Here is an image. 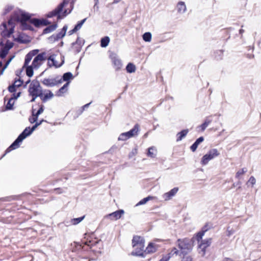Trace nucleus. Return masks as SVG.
Wrapping results in <instances>:
<instances>
[{"label":"nucleus","mask_w":261,"mask_h":261,"mask_svg":"<svg viewBox=\"0 0 261 261\" xmlns=\"http://www.w3.org/2000/svg\"><path fill=\"white\" fill-rule=\"evenodd\" d=\"M30 16L20 10L15 11L11 18L9 20L8 25L6 22L2 23L0 27L2 39L0 40V57L4 58L8 54L13 43L7 39L14 32L16 22H21L23 29H27L25 26V21L30 19Z\"/></svg>","instance_id":"obj_1"},{"label":"nucleus","mask_w":261,"mask_h":261,"mask_svg":"<svg viewBox=\"0 0 261 261\" xmlns=\"http://www.w3.org/2000/svg\"><path fill=\"white\" fill-rule=\"evenodd\" d=\"M144 239L138 236H135L132 240V246L134 250L132 252L131 254L133 256L145 257L144 250Z\"/></svg>","instance_id":"obj_2"},{"label":"nucleus","mask_w":261,"mask_h":261,"mask_svg":"<svg viewBox=\"0 0 261 261\" xmlns=\"http://www.w3.org/2000/svg\"><path fill=\"white\" fill-rule=\"evenodd\" d=\"M28 91L29 95L32 96L31 102L34 101L37 97L43 96L42 88L37 81H33L31 82Z\"/></svg>","instance_id":"obj_3"},{"label":"nucleus","mask_w":261,"mask_h":261,"mask_svg":"<svg viewBox=\"0 0 261 261\" xmlns=\"http://www.w3.org/2000/svg\"><path fill=\"white\" fill-rule=\"evenodd\" d=\"M32 128L26 127L24 130L20 134L15 141L7 149L6 152L8 153L12 150L17 148L19 146V143L21 142L27 137L30 135L32 133Z\"/></svg>","instance_id":"obj_4"},{"label":"nucleus","mask_w":261,"mask_h":261,"mask_svg":"<svg viewBox=\"0 0 261 261\" xmlns=\"http://www.w3.org/2000/svg\"><path fill=\"white\" fill-rule=\"evenodd\" d=\"M68 4V2L64 0L62 3H61L55 10L50 12L47 15L48 17H53L54 16H57L58 19H61L63 17L66 16L68 14L70 13L71 10L69 12L65 9L63 11V8L64 6Z\"/></svg>","instance_id":"obj_5"},{"label":"nucleus","mask_w":261,"mask_h":261,"mask_svg":"<svg viewBox=\"0 0 261 261\" xmlns=\"http://www.w3.org/2000/svg\"><path fill=\"white\" fill-rule=\"evenodd\" d=\"M177 245L180 249V253L186 254L189 252L192 248L190 241L187 239L177 240Z\"/></svg>","instance_id":"obj_6"},{"label":"nucleus","mask_w":261,"mask_h":261,"mask_svg":"<svg viewBox=\"0 0 261 261\" xmlns=\"http://www.w3.org/2000/svg\"><path fill=\"white\" fill-rule=\"evenodd\" d=\"M219 152L216 148H213L209 150L201 159V164L202 165H205L208 164L210 161L219 155Z\"/></svg>","instance_id":"obj_7"},{"label":"nucleus","mask_w":261,"mask_h":261,"mask_svg":"<svg viewBox=\"0 0 261 261\" xmlns=\"http://www.w3.org/2000/svg\"><path fill=\"white\" fill-rule=\"evenodd\" d=\"M47 59L46 52L37 55L34 59L32 65L34 69H38Z\"/></svg>","instance_id":"obj_8"},{"label":"nucleus","mask_w":261,"mask_h":261,"mask_svg":"<svg viewBox=\"0 0 261 261\" xmlns=\"http://www.w3.org/2000/svg\"><path fill=\"white\" fill-rule=\"evenodd\" d=\"M41 82L45 86L51 87L62 83V79L60 76H57L54 78H45Z\"/></svg>","instance_id":"obj_9"},{"label":"nucleus","mask_w":261,"mask_h":261,"mask_svg":"<svg viewBox=\"0 0 261 261\" xmlns=\"http://www.w3.org/2000/svg\"><path fill=\"white\" fill-rule=\"evenodd\" d=\"M56 55L55 54H52L49 55L48 58L47 57L48 62L47 65L49 67H55V68L60 67L64 63V57H61V62L58 63L56 60Z\"/></svg>","instance_id":"obj_10"},{"label":"nucleus","mask_w":261,"mask_h":261,"mask_svg":"<svg viewBox=\"0 0 261 261\" xmlns=\"http://www.w3.org/2000/svg\"><path fill=\"white\" fill-rule=\"evenodd\" d=\"M139 130V127L138 125H135L134 127L129 131L125 133H122L119 137L118 140L125 141L127 139L134 137L137 135Z\"/></svg>","instance_id":"obj_11"},{"label":"nucleus","mask_w":261,"mask_h":261,"mask_svg":"<svg viewBox=\"0 0 261 261\" xmlns=\"http://www.w3.org/2000/svg\"><path fill=\"white\" fill-rule=\"evenodd\" d=\"M211 244V239H207L201 241V243L199 244V253L202 256H204L205 253V249Z\"/></svg>","instance_id":"obj_12"},{"label":"nucleus","mask_w":261,"mask_h":261,"mask_svg":"<svg viewBox=\"0 0 261 261\" xmlns=\"http://www.w3.org/2000/svg\"><path fill=\"white\" fill-rule=\"evenodd\" d=\"M178 188L175 187L171 189L168 192L165 193L163 195V198L165 201H168L174 197L178 191Z\"/></svg>","instance_id":"obj_13"},{"label":"nucleus","mask_w":261,"mask_h":261,"mask_svg":"<svg viewBox=\"0 0 261 261\" xmlns=\"http://www.w3.org/2000/svg\"><path fill=\"white\" fill-rule=\"evenodd\" d=\"M124 213L123 210H120L108 215L106 217L110 218L111 220H117L120 219Z\"/></svg>","instance_id":"obj_14"},{"label":"nucleus","mask_w":261,"mask_h":261,"mask_svg":"<svg viewBox=\"0 0 261 261\" xmlns=\"http://www.w3.org/2000/svg\"><path fill=\"white\" fill-rule=\"evenodd\" d=\"M38 49H34L30 51L26 56L25 58L24 66L29 65L32 58L34 56H36L39 53Z\"/></svg>","instance_id":"obj_15"},{"label":"nucleus","mask_w":261,"mask_h":261,"mask_svg":"<svg viewBox=\"0 0 261 261\" xmlns=\"http://www.w3.org/2000/svg\"><path fill=\"white\" fill-rule=\"evenodd\" d=\"M67 30V26L64 25L62 30L59 33L54 34L51 36V38L54 41L58 40L64 37Z\"/></svg>","instance_id":"obj_16"},{"label":"nucleus","mask_w":261,"mask_h":261,"mask_svg":"<svg viewBox=\"0 0 261 261\" xmlns=\"http://www.w3.org/2000/svg\"><path fill=\"white\" fill-rule=\"evenodd\" d=\"M31 22L33 24L35 27H39L41 25H47L48 24H49V22L47 20L42 19L40 20L36 18H34L31 20Z\"/></svg>","instance_id":"obj_17"},{"label":"nucleus","mask_w":261,"mask_h":261,"mask_svg":"<svg viewBox=\"0 0 261 261\" xmlns=\"http://www.w3.org/2000/svg\"><path fill=\"white\" fill-rule=\"evenodd\" d=\"M112 61L114 68L116 70H120L122 66L121 61L116 56L112 57Z\"/></svg>","instance_id":"obj_18"},{"label":"nucleus","mask_w":261,"mask_h":261,"mask_svg":"<svg viewBox=\"0 0 261 261\" xmlns=\"http://www.w3.org/2000/svg\"><path fill=\"white\" fill-rule=\"evenodd\" d=\"M157 245L154 243H150L148 246L146 247L145 250V253H153L156 251L157 249Z\"/></svg>","instance_id":"obj_19"},{"label":"nucleus","mask_w":261,"mask_h":261,"mask_svg":"<svg viewBox=\"0 0 261 261\" xmlns=\"http://www.w3.org/2000/svg\"><path fill=\"white\" fill-rule=\"evenodd\" d=\"M69 82H67L56 93V95L57 96H62L67 91V88L69 86Z\"/></svg>","instance_id":"obj_20"},{"label":"nucleus","mask_w":261,"mask_h":261,"mask_svg":"<svg viewBox=\"0 0 261 261\" xmlns=\"http://www.w3.org/2000/svg\"><path fill=\"white\" fill-rule=\"evenodd\" d=\"M176 7L177 11L179 13L183 14L186 11V6L184 2H178Z\"/></svg>","instance_id":"obj_21"},{"label":"nucleus","mask_w":261,"mask_h":261,"mask_svg":"<svg viewBox=\"0 0 261 261\" xmlns=\"http://www.w3.org/2000/svg\"><path fill=\"white\" fill-rule=\"evenodd\" d=\"M157 153V150L154 147H150L148 149L147 155L151 158H155Z\"/></svg>","instance_id":"obj_22"},{"label":"nucleus","mask_w":261,"mask_h":261,"mask_svg":"<svg viewBox=\"0 0 261 261\" xmlns=\"http://www.w3.org/2000/svg\"><path fill=\"white\" fill-rule=\"evenodd\" d=\"M189 132V130L188 129H184L181 131L180 132H179L177 134V141H181L187 135L188 133Z\"/></svg>","instance_id":"obj_23"},{"label":"nucleus","mask_w":261,"mask_h":261,"mask_svg":"<svg viewBox=\"0 0 261 261\" xmlns=\"http://www.w3.org/2000/svg\"><path fill=\"white\" fill-rule=\"evenodd\" d=\"M26 67V73H27V75L29 76V77H31L33 76V69L34 68V67H33V65H31L30 66H29L28 65H27V66H24V65H23V67Z\"/></svg>","instance_id":"obj_24"},{"label":"nucleus","mask_w":261,"mask_h":261,"mask_svg":"<svg viewBox=\"0 0 261 261\" xmlns=\"http://www.w3.org/2000/svg\"><path fill=\"white\" fill-rule=\"evenodd\" d=\"M110 38L108 36H106L101 38L100 41V45L102 47H107L110 42Z\"/></svg>","instance_id":"obj_25"},{"label":"nucleus","mask_w":261,"mask_h":261,"mask_svg":"<svg viewBox=\"0 0 261 261\" xmlns=\"http://www.w3.org/2000/svg\"><path fill=\"white\" fill-rule=\"evenodd\" d=\"M57 24H54L53 25H49L48 27L46 28L43 30V33L47 34V33H50V32L54 31V30H55L57 28Z\"/></svg>","instance_id":"obj_26"},{"label":"nucleus","mask_w":261,"mask_h":261,"mask_svg":"<svg viewBox=\"0 0 261 261\" xmlns=\"http://www.w3.org/2000/svg\"><path fill=\"white\" fill-rule=\"evenodd\" d=\"M211 122L212 120L210 118L207 117L205 119L204 122L200 125L199 127L201 128L202 131H204Z\"/></svg>","instance_id":"obj_27"},{"label":"nucleus","mask_w":261,"mask_h":261,"mask_svg":"<svg viewBox=\"0 0 261 261\" xmlns=\"http://www.w3.org/2000/svg\"><path fill=\"white\" fill-rule=\"evenodd\" d=\"M136 68L135 65L133 63H129L127 64L126 67V70L128 73H133L136 71Z\"/></svg>","instance_id":"obj_28"},{"label":"nucleus","mask_w":261,"mask_h":261,"mask_svg":"<svg viewBox=\"0 0 261 261\" xmlns=\"http://www.w3.org/2000/svg\"><path fill=\"white\" fill-rule=\"evenodd\" d=\"M153 199V197L152 196H148L147 197H145L140 200L136 205V206H139L140 205L145 204L149 200H152Z\"/></svg>","instance_id":"obj_29"},{"label":"nucleus","mask_w":261,"mask_h":261,"mask_svg":"<svg viewBox=\"0 0 261 261\" xmlns=\"http://www.w3.org/2000/svg\"><path fill=\"white\" fill-rule=\"evenodd\" d=\"M53 96V93L49 90L48 93H46L43 97L42 96L41 98L43 102H45L48 99L51 98Z\"/></svg>","instance_id":"obj_30"},{"label":"nucleus","mask_w":261,"mask_h":261,"mask_svg":"<svg viewBox=\"0 0 261 261\" xmlns=\"http://www.w3.org/2000/svg\"><path fill=\"white\" fill-rule=\"evenodd\" d=\"M247 171V169L246 168H243L240 170H239L236 174V177L238 179H240V177L241 175L245 174Z\"/></svg>","instance_id":"obj_31"},{"label":"nucleus","mask_w":261,"mask_h":261,"mask_svg":"<svg viewBox=\"0 0 261 261\" xmlns=\"http://www.w3.org/2000/svg\"><path fill=\"white\" fill-rule=\"evenodd\" d=\"M143 39L146 42H150L151 40V34L150 32L145 33L143 35Z\"/></svg>","instance_id":"obj_32"},{"label":"nucleus","mask_w":261,"mask_h":261,"mask_svg":"<svg viewBox=\"0 0 261 261\" xmlns=\"http://www.w3.org/2000/svg\"><path fill=\"white\" fill-rule=\"evenodd\" d=\"M13 105H14L13 98H11L9 100L8 102H7V103L6 105V110H12L13 109Z\"/></svg>","instance_id":"obj_33"},{"label":"nucleus","mask_w":261,"mask_h":261,"mask_svg":"<svg viewBox=\"0 0 261 261\" xmlns=\"http://www.w3.org/2000/svg\"><path fill=\"white\" fill-rule=\"evenodd\" d=\"M72 77V74L71 72H66L64 73L63 75L62 81H68Z\"/></svg>","instance_id":"obj_34"},{"label":"nucleus","mask_w":261,"mask_h":261,"mask_svg":"<svg viewBox=\"0 0 261 261\" xmlns=\"http://www.w3.org/2000/svg\"><path fill=\"white\" fill-rule=\"evenodd\" d=\"M85 218V216L79 217L77 218H74L71 219V222L73 225H76L80 223Z\"/></svg>","instance_id":"obj_35"},{"label":"nucleus","mask_w":261,"mask_h":261,"mask_svg":"<svg viewBox=\"0 0 261 261\" xmlns=\"http://www.w3.org/2000/svg\"><path fill=\"white\" fill-rule=\"evenodd\" d=\"M180 251L178 250L176 248H173L172 250L170 251V253H168V255H171V257L172 256H173L174 255H180Z\"/></svg>","instance_id":"obj_36"},{"label":"nucleus","mask_w":261,"mask_h":261,"mask_svg":"<svg viewBox=\"0 0 261 261\" xmlns=\"http://www.w3.org/2000/svg\"><path fill=\"white\" fill-rule=\"evenodd\" d=\"M86 18H85L84 19H83L82 21H81L80 22H79L74 27L75 28V30H76V31H78L79 30H80L82 26L83 25V23L85 22V21H86Z\"/></svg>","instance_id":"obj_37"},{"label":"nucleus","mask_w":261,"mask_h":261,"mask_svg":"<svg viewBox=\"0 0 261 261\" xmlns=\"http://www.w3.org/2000/svg\"><path fill=\"white\" fill-rule=\"evenodd\" d=\"M255 183H256V179H255V178H254V176H251L249 178V179L247 184H250L251 185V186L253 187L255 184Z\"/></svg>","instance_id":"obj_38"},{"label":"nucleus","mask_w":261,"mask_h":261,"mask_svg":"<svg viewBox=\"0 0 261 261\" xmlns=\"http://www.w3.org/2000/svg\"><path fill=\"white\" fill-rule=\"evenodd\" d=\"M138 150L137 148H135L133 149L132 151L129 153L128 157L129 158H132L134 156L136 155L137 154Z\"/></svg>","instance_id":"obj_39"},{"label":"nucleus","mask_w":261,"mask_h":261,"mask_svg":"<svg viewBox=\"0 0 261 261\" xmlns=\"http://www.w3.org/2000/svg\"><path fill=\"white\" fill-rule=\"evenodd\" d=\"M204 234V231L201 230V231L199 232L197 234V240L199 242L200 240H201L202 238V237L203 236Z\"/></svg>","instance_id":"obj_40"},{"label":"nucleus","mask_w":261,"mask_h":261,"mask_svg":"<svg viewBox=\"0 0 261 261\" xmlns=\"http://www.w3.org/2000/svg\"><path fill=\"white\" fill-rule=\"evenodd\" d=\"M234 232V229L230 228V227H228L226 230V234L229 237Z\"/></svg>","instance_id":"obj_41"},{"label":"nucleus","mask_w":261,"mask_h":261,"mask_svg":"<svg viewBox=\"0 0 261 261\" xmlns=\"http://www.w3.org/2000/svg\"><path fill=\"white\" fill-rule=\"evenodd\" d=\"M33 117L32 118H30L29 119V121L31 123H33L34 122H35L37 120V119H38V116H37L34 112H33Z\"/></svg>","instance_id":"obj_42"},{"label":"nucleus","mask_w":261,"mask_h":261,"mask_svg":"<svg viewBox=\"0 0 261 261\" xmlns=\"http://www.w3.org/2000/svg\"><path fill=\"white\" fill-rule=\"evenodd\" d=\"M12 59V58H11L9 60H8L5 65L4 66V67L0 71V74H2L4 72V70L7 68V66L8 65V64H9V63L11 62V60Z\"/></svg>","instance_id":"obj_43"},{"label":"nucleus","mask_w":261,"mask_h":261,"mask_svg":"<svg viewBox=\"0 0 261 261\" xmlns=\"http://www.w3.org/2000/svg\"><path fill=\"white\" fill-rule=\"evenodd\" d=\"M171 258V255L167 254L162 257V258L160 259L159 261H168L169 259Z\"/></svg>","instance_id":"obj_44"},{"label":"nucleus","mask_w":261,"mask_h":261,"mask_svg":"<svg viewBox=\"0 0 261 261\" xmlns=\"http://www.w3.org/2000/svg\"><path fill=\"white\" fill-rule=\"evenodd\" d=\"M181 261H193L192 258L189 255H185L182 257Z\"/></svg>","instance_id":"obj_45"},{"label":"nucleus","mask_w":261,"mask_h":261,"mask_svg":"<svg viewBox=\"0 0 261 261\" xmlns=\"http://www.w3.org/2000/svg\"><path fill=\"white\" fill-rule=\"evenodd\" d=\"M22 84V82L20 80H16L14 83V85L16 87H20Z\"/></svg>","instance_id":"obj_46"},{"label":"nucleus","mask_w":261,"mask_h":261,"mask_svg":"<svg viewBox=\"0 0 261 261\" xmlns=\"http://www.w3.org/2000/svg\"><path fill=\"white\" fill-rule=\"evenodd\" d=\"M12 9V6H7L4 10V11L3 12L4 15L7 14L8 13H9L11 10Z\"/></svg>","instance_id":"obj_47"},{"label":"nucleus","mask_w":261,"mask_h":261,"mask_svg":"<svg viewBox=\"0 0 261 261\" xmlns=\"http://www.w3.org/2000/svg\"><path fill=\"white\" fill-rule=\"evenodd\" d=\"M43 121V120L40 121L39 122H37L36 124L32 127V130L34 131L38 126H39L42 122Z\"/></svg>","instance_id":"obj_48"},{"label":"nucleus","mask_w":261,"mask_h":261,"mask_svg":"<svg viewBox=\"0 0 261 261\" xmlns=\"http://www.w3.org/2000/svg\"><path fill=\"white\" fill-rule=\"evenodd\" d=\"M204 140V138L202 137H199L198 139H197L196 141L194 142L197 145H199V144L203 142Z\"/></svg>","instance_id":"obj_49"},{"label":"nucleus","mask_w":261,"mask_h":261,"mask_svg":"<svg viewBox=\"0 0 261 261\" xmlns=\"http://www.w3.org/2000/svg\"><path fill=\"white\" fill-rule=\"evenodd\" d=\"M8 89L10 92H14L16 91V87L14 85H13L10 86L8 88Z\"/></svg>","instance_id":"obj_50"},{"label":"nucleus","mask_w":261,"mask_h":261,"mask_svg":"<svg viewBox=\"0 0 261 261\" xmlns=\"http://www.w3.org/2000/svg\"><path fill=\"white\" fill-rule=\"evenodd\" d=\"M198 146L195 143H194V144H193V145L191 146V149L192 151L194 152L196 149L198 147Z\"/></svg>","instance_id":"obj_51"},{"label":"nucleus","mask_w":261,"mask_h":261,"mask_svg":"<svg viewBox=\"0 0 261 261\" xmlns=\"http://www.w3.org/2000/svg\"><path fill=\"white\" fill-rule=\"evenodd\" d=\"M43 106H41L39 109L38 110L37 112L35 114L37 116H38L40 114H41L43 112Z\"/></svg>","instance_id":"obj_52"},{"label":"nucleus","mask_w":261,"mask_h":261,"mask_svg":"<svg viewBox=\"0 0 261 261\" xmlns=\"http://www.w3.org/2000/svg\"><path fill=\"white\" fill-rule=\"evenodd\" d=\"M211 228V226L209 225L208 224H206L203 228H202V230L203 231H204V232L205 233V232H206V231H207L210 228Z\"/></svg>","instance_id":"obj_53"},{"label":"nucleus","mask_w":261,"mask_h":261,"mask_svg":"<svg viewBox=\"0 0 261 261\" xmlns=\"http://www.w3.org/2000/svg\"><path fill=\"white\" fill-rule=\"evenodd\" d=\"M20 94L21 93L20 92H18L16 94H14L13 97H12V98H13V99H17L18 97L20 96Z\"/></svg>","instance_id":"obj_54"},{"label":"nucleus","mask_w":261,"mask_h":261,"mask_svg":"<svg viewBox=\"0 0 261 261\" xmlns=\"http://www.w3.org/2000/svg\"><path fill=\"white\" fill-rule=\"evenodd\" d=\"M77 31L75 30V28L69 31L68 33L69 35H72L73 33L76 32Z\"/></svg>","instance_id":"obj_55"},{"label":"nucleus","mask_w":261,"mask_h":261,"mask_svg":"<svg viewBox=\"0 0 261 261\" xmlns=\"http://www.w3.org/2000/svg\"><path fill=\"white\" fill-rule=\"evenodd\" d=\"M90 103H91V102H90V103H87V104H86V105H84V106L82 107L83 109V110H84L85 109L88 108V107H89V106L90 105Z\"/></svg>","instance_id":"obj_56"},{"label":"nucleus","mask_w":261,"mask_h":261,"mask_svg":"<svg viewBox=\"0 0 261 261\" xmlns=\"http://www.w3.org/2000/svg\"><path fill=\"white\" fill-rule=\"evenodd\" d=\"M241 184V181H239L237 184H233L232 185V187H235L236 185H240Z\"/></svg>","instance_id":"obj_57"},{"label":"nucleus","mask_w":261,"mask_h":261,"mask_svg":"<svg viewBox=\"0 0 261 261\" xmlns=\"http://www.w3.org/2000/svg\"><path fill=\"white\" fill-rule=\"evenodd\" d=\"M222 261H232V259L230 258H225Z\"/></svg>","instance_id":"obj_58"},{"label":"nucleus","mask_w":261,"mask_h":261,"mask_svg":"<svg viewBox=\"0 0 261 261\" xmlns=\"http://www.w3.org/2000/svg\"><path fill=\"white\" fill-rule=\"evenodd\" d=\"M244 30H243V29H241V30H240V31H239L240 34H242L243 33H244Z\"/></svg>","instance_id":"obj_59"},{"label":"nucleus","mask_w":261,"mask_h":261,"mask_svg":"<svg viewBox=\"0 0 261 261\" xmlns=\"http://www.w3.org/2000/svg\"><path fill=\"white\" fill-rule=\"evenodd\" d=\"M95 5H94V7H95L97 4H98V0H95Z\"/></svg>","instance_id":"obj_60"},{"label":"nucleus","mask_w":261,"mask_h":261,"mask_svg":"<svg viewBox=\"0 0 261 261\" xmlns=\"http://www.w3.org/2000/svg\"><path fill=\"white\" fill-rule=\"evenodd\" d=\"M3 66V63L2 62H0V68L2 67Z\"/></svg>","instance_id":"obj_61"},{"label":"nucleus","mask_w":261,"mask_h":261,"mask_svg":"<svg viewBox=\"0 0 261 261\" xmlns=\"http://www.w3.org/2000/svg\"><path fill=\"white\" fill-rule=\"evenodd\" d=\"M120 0H115V2L117 3L119 2Z\"/></svg>","instance_id":"obj_62"},{"label":"nucleus","mask_w":261,"mask_h":261,"mask_svg":"<svg viewBox=\"0 0 261 261\" xmlns=\"http://www.w3.org/2000/svg\"><path fill=\"white\" fill-rule=\"evenodd\" d=\"M30 82V80L26 82V84H28Z\"/></svg>","instance_id":"obj_63"}]
</instances>
